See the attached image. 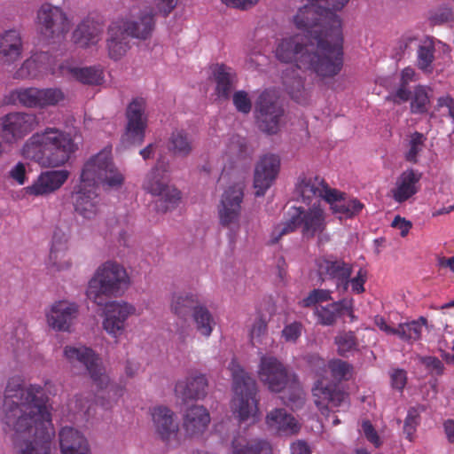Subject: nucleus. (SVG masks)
I'll return each instance as SVG.
<instances>
[{
	"mask_svg": "<svg viewBox=\"0 0 454 454\" xmlns=\"http://www.w3.org/2000/svg\"><path fill=\"white\" fill-rule=\"evenodd\" d=\"M314 14L317 10L313 6L299 9L294 23L306 34L283 38L276 47L275 56L283 63H294L299 69L310 71L322 79L333 78L343 67L341 22L328 14L332 21L328 27L309 16Z\"/></svg>",
	"mask_w": 454,
	"mask_h": 454,
	"instance_id": "nucleus-1",
	"label": "nucleus"
},
{
	"mask_svg": "<svg viewBox=\"0 0 454 454\" xmlns=\"http://www.w3.org/2000/svg\"><path fill=\"white\" fill-rule=\"evenodd\" d=\"M49 396L39 385L23 387L20 376L9 379L2 422L16 454H50L54 428Z\"/></svg>",
	"mask_w": 454,
	"mask_h": 454,
	"instance_id": "nucleus-2",
	"label": "nucleus"
},
{
	"mask_svg": "<svg viewBox=\"0 0 454 454\" xmlns=\"http://www.w3.org/2000/svg\"><path fill=\"white\" fill-rule=\"evenodd\" d=\"M124 180L123 174L113 162L111 148L103 149L90 158L82 168L80 184L73 194L74 210L83 218H95L99 212L97 185L119 189Z\"/></svg>",
	"mask_w": 454,
	"mask_h": 454,
	"instance_id": "nucleus-3",
	"label": "nucleus"
},
{
	"mask_svg": "<svg viewBox=\"0 0 454 454\" xmlns=\"http://www.w3.org/2000/svg\"><path fill=\"white\" fill-rule=\"evenodd\" d=\"M77 150L72 136L55 128H46L26 142L23 154L44 167H60L67 163Z\"/></svg>",
	"mask_w": 454,
	"mask_h": 454,
	"instance_id": "nucleus-4",
	"label": "nucleus"
},
{
	"mask_svg": "<svg viewBox=\"0 0 454 454\" xmlns=\"http://www.w3.org/2000/svg\"><path fill=\"white\" fill-rule=\"evenodd\" d=\"M327 224V214L319 204L314 203L309 207H291L286 221L274 227L271 243L276 244L283 236L299 231L303 239L317 238V243L323 245L330 240Z\"/></svg>",
	"mask_w": 454,
	"mask_h": 454,
	"instance_id": "nucleus-5",
	"label": "nucleus"
},
{
	"mask_svg": "<svg viewBox=\"0 0 454 454\" xmlns=\"http://www.w3.org/2000/svg\"><path fill=\"white\" fill-rule=\"evenodd\" d=\"M308 364L311 371L319 379L312 388L314 403L323 415L340 411V407H348V394L339 384L326 382L323 378L327 373L328 364L317 354L308 356Z\"/></svg>",
	"mask_w": 454,
	"mask_h": 454,
	"instance_id": "nucleus-6",
	"label": "nucleus"
},
{
	"mask_svg": "<svg viewBox=\"0 0 454 454\" xmlns=\"http://www.w3.org/2000/svg\"><path fill=\"white\" fill-rule=\"evenodd\" d=\"M229 370L233 381L234 396L231 400V410L234 416L241 422L248 419L255 422L259 418L255 380L235 359L230 363Z\"/></svg>",
	"mask_w": 454,
	"mask_h": 454,
	"instance_id": "nucleus-7",
	"label": "nucleus"
},
{
	"mask_svg": "<svg viewBox=\"0 0 454 454\" xmlns=\"http://www.w3.org/2000/svg\"><path fill=\"white\" fill-rule=\"evenodd\" d=\"M129 278L125 268L116 262L100 265L89 281L86 295L98 306L105 303L104 296H116L128 287Z\"/></svg>",
	"mask_w": 454,
	"mask_h": 454,
	"instance_id": "nucleus-8",
	"label": "nucleus"
},
{
	"mask_svg": "<svg viewBox=\"0 0 454 454\" xmlns=\"http://www.w3.org/2000/svg\"><path fill=\"white\" fill-rule=\"evenodd\" d=\"M259 380L267 387L276 393L290 388L292 393L286 404H300L303 402L302 391L294 374H291L286 366L276 356L263 355L258 368Z\"/></svg>",
	"mask_w": 454,
	"mask_h": 454,
	"instance_id": "nucleus-9",
	"label": "nucleus"
},
{
	"mask_svg": "<svg viewBox=\"0 0 454 454\" xmlns=\"http://www.w3.org/2000/svg\"><path fill=\"white\" fill-rule=\"evenodd\" d=\"M254 114L261 131L268 135L277 134L285 114L277 92L270 89L262 91L255 101Z\"/></svg>",
	"mask_w": 454,
	"mask_h": 454,
	"instance_id": "nucleus-10",
	"label": "nucleus"
},
{
	"mask_svg": "<svg viewBox=\"0 0 454 454\" xmlns=\"http://www.w3.org/2000/svg\"><path fill=\"white\" fill-rule=\"evenodd\" d=\"M160 169L166 172L167 167L158 160L156 166L147 174L143 187L149 193L159 196L155 202L156 209L158 212L166 213L178 205L181 193L176 188L167 184Z\"/></svg>",
	"mask_w": 454,
	"mask_h": 454,
	"instance_id": "nucleus-11",
	"label": "nucleus"
},
{
	"mask_svg": "<svg viewBox=\"0 0 454 454\" xmlns=\"http://www.w3.org/2000/svg\"><path fill=\"white\" fill-rule=\"evenodd\" d=\"M64 356L73 366L84 367L100 390L108 387L109 377L106 373L100 357L92 348L86 346H66Z\"/></svg>",
	"mask_w": 454,
	"mask_h": 454,
	"instance_id": "nucleus-12",
	"label": "nucleus"
},
{
	"mask_svg": "<svg viewBox=\"0 0 454 454\" xmlns=\"http://www.w3.org/2000/svg\"><path fill=\"white\" fill-rule=\"evenodd\" d=\"M36 25L40 34L48 39L64 37L71 29L72 22L67 12L51 4H43L37 11Z\"/></svg>",
	"mask_w": 454,
	"mask_h": 454,
	"instance_id": "nucleus-13",
	"label": "nucleus"
},
{
	"mask_svg": "<svg viewBox=\"0 0 454 454\" xmlns=\"http://www.w3.org/2000/svg\"><path fill=\"white\" fill-rule=\"evenodd\" d=\"M146 101L143 98H135L126 109L127 123L123 135V141L129 145H140L143 144L147 128V116L145 114Z\"/></svg>",
	"mask_w": 454,
	"mask_h": 454,
	"instance_id": "nucleus-14",
	"label": "nucleus"
},
{
	"mask_svg": "<svg viewBox=\"0 0 454 454\" xmlns=\"http://www.w3.org/2000/svg\"><path fill=\"white\" fill-rule=\"evenodd\" d=\"M38 125L34 114L13 112L0 119V136L6 144H12L22 139Z\"/></svg>",
	"mask_w": 454,
	"mask_h": 454,
	"instance_id": "nucleus-15",
	"label": "nucleus"
},
{
	"mask_svg": "<svg viewBox=\"0 0 454 454\" xmlns=\"http://www.w3.org/2000/svg\"><path fill=\"white\" fill-rule=\"evenodd\" d=\"M150 413L156 435L168 446H178L179 423L175 412L167 406L159 405L152 408Z\"/></svg>",
	"mask_w": 454,
	"mask_h": 454,
	"instance_id": "nucleus-16",
	"label": "nucleus"
},
{
	"mask_svg": "<svg viewBox=\"0 0 454 454\" xmlns=\"http://www.w3.org/2000/svg\"><path fill=\"white\" fill-rule=\"evenodd\" d=\"M243 199L244 185L242 184H234L224 190L217 208L222 226L230 227L231 224L239 223Z\"/></svg>",
	"mask_w": 454,
	"mask_h": 454,
	"instance_id": "nucleus-17",
	"label": "nucleus"
},
{
	"mask_svg": "<svg viewBox=\"0 0 454 454\" xmlns=\"http://www.w3.org/2000/svg\"><path fill=\"white\" fill-rule=\"evenodd\" d=\"M136 313V308L126 301H114L105 306L103 328L112 337L122 335L129 317Z\"/></svg>",
	"mask_w": 454,
	"mask_h": 454,
	"instance_id": "nucleus-18",
	"label": "nucleus"
},
{
	"mask_svg": "<svg viewBox=\"0 0 454 454\" xmlns=\"http://www.w3.org/2000/svg\"><path fill=\"white\" fill-rule=\"evenodd\" d=\"M318 275L325 281H334L337 290L345 293L349 286V278L353 272L352 264L341 259L322 258L318 261Z\"/></svg>",
	"mask_w": 454,
	"mask_h": 454,
	"instance_id": "nucleus-19",
	"label": "nucleus"
},
{
	"mask_svg": "<svg viewBox=\"0 0 454 454\" xmlns=\"http://www.w3.org/2000/svg\"><path fill=\"white\" fill-rule=\"evenodd\" d=\"M79 306L67 300L57 301L46 312L48 325L57 332H71L77 317Z\"/></svg>",
	"mask_w": 454,
	"mask_h": 454,
	"instance_id": "nucleus-20",
	"label": "nucleus"
},
{
	"mask_svg": "<svg viewBox=\"0 0 454 454\" xmlns=\"http://www.w3.org/2000/svg\"><path fill=\"white\" fill-rule=\"evenodd\" d=\"M280 168V159L278 155L265 154L257 162L254 175L255 196L261 197L273 184Z\"/></svg>",
	"mask_w": 454,
	"mask_h": 454,
	"instance_id": "nucleus-21",
	"label": "nucleus"
},
{
	"mask_svg": "<svg viewBox=\"0 0 454 454\" xmlns=\"http://www.w3.org/2000/svg\"><path fill=\"white\" fill-rule=\"evenodd\" d=\"M132 20L118 19L123 24V30L131 37L145 40L152 35L155 27L154 13L151 7H145L137 12L132 11Z\"/></svg>",
	"mask_w": 454,
	"mask_h": 454,
	"instance_id": "nucleus-22",
	"label": "nucleus"
},
{
	"mask_svg": "<svg viewBox=\"0 0 454 454\" xmlns=\"http://www.w3.org/2000/svg\"><path fill=\"white\" fill-rule=\"evenodd\" d=\"M66 169L42 172L32 184L24 188L25 194L34 197L47 196L59 190L68 179Z\"/></svg>",
	"mask_w": 454,
	"mask_h": 454,
	"instance_id": "nucleus-23",
	"label": "nucleus"
},
{
	"mask_svg": "<svg viewBox=\"0 0 454 454\" xmlns=\"http://www.w3.org/2000/svg\"><path fill=\"white\" fill-rule=\"evenodd\" d=\"M66 169L42 172L32 184L24 188L25 194L34 197L47 196L59 190L68 179Z\"/></svg>",
	"mask_w": 454,
	"mask_h": 454,
	"instance_id": "nucleus-24",
	"label": "nucleus"
},
{
	"mask_svg": "<svg viewBox=\"0 0 454 454\" xmlns=\"http://www.w3.org/2000/svg\"><path fill=\"white\" fill-rule=\"evenodd\" d=\"M45 73L56 74L55 60L48 52H38L26 59L14 73V79H35Z\"/></svg>",
	"mask_w": 454,
	"mask_h": 454,
	"instance_id": "nucleus-25",
	"label": "nucleus"
},
{
	"mask_svg": "<svg viewBox=\"0 0 454 454\" xmlns=\"http://www.w3.org/2000/svg\"><path fill=\"white\" fill-rule=\"evenodd\" d=\"M325 201L330 205L333 214L338 215L339 218L350 219L358 215L364 207L356 198L347 197L344 192L333 189L325 195Z\"/></svg>",
	"mask_w": 454,
	"mask_h": 454,
	"instance_id": "nucleus-26",
	"label": "nucleus"
},
{
	"mask_svg": "<svg viewBox=\"0 0 454 454\" xmlns=\"http://www.w3.org/2000/svg\"><path fill=\"white\" fill-rule=\"evenodd\" d=\"M422 174L413 168L404 170L396 179L395 186L391 189V196L393 200L402 204L414 195L420 190V179Z\"/></svg>",
	"mask_w": 454,
	"mask_h": 454,
	"instance_id": "nucleus-27",
	"label": "nucleus"
},
{
	"mask_svg": "<svg viewBox=\"0 0 454 454\" xmlns=\"http://www.w3.org/2000/svg\"><path fill=\"white\" fill-rule=\"evenodd\" d=\"M210 421V413L207 408L203 405H192L184 413L183 428L186 436L200 437L207 431Z\"/></svg>",
	"mask_w": 454,
	"mask_h": 454,
	"instance_id": "nucleus-28",
	"label": "nucleus"
},
{
	"mask_svg": "<svg viewBox=\"0 0 454 454\" xmlns=\"http://www.w3.org/2000/svg\"><path fill=\"white\" fill-rule=\"evenodd\" d=\"M332 190L325 179L319 176L301 175L295 184V194L305 204H310L316 198L325 200V195Z\"/></svg>",
	"mask_w": 454,
	"mask_h": 454,
	"instance_id": "nucleus-29",
	"label": "nucleus"
},
{
	"mask_svg": "<svg viewBox=\"0 0 454 454\" xmlns=\"http://www.w3.org/2000/svg\"><path fill=\"white\" fill-rule=\"evenodd\" d=\"M23 41L20 31L9 29L0 35V62L12 65L22 56Z\"/></svg>",
	"mask_w": 454,
	"mask_h": 454,
	"instance_id": "nucleus-30",
	"label": "nucleus"
},
{
	"mask_svg": "<svg viewBox=\"0 0 454 454\" xmlns=\"http://www.w3.org/2000/svg\"><path fill=\"white\" fill-rule=\"evenodd\" d=\"M207 380L203 374H192L184 380H178L175 386L176 395L183 401L201 400L207 394Z\"/></svg>",
	"mask_w": 454,
	"mask_h": 454,
	"instance_id": "nucleus-31",
	"label": "nucleus"
},
{
	"mask_svg": "<svg viewBox=\"0 0 454 454\" xmlns=\"http://www.w3.org/2000/svg\"><path fill=\"white\" fill-rule=\"evenodd\" d=\"M268 427L279 435L289 436L297 434L301 425L296 419L283 408H277L266 416Z\"/></svg>",
	"mask_w": 454,
	"mask_h": 454,
	"instance_id": "nucleus-32",
	"label": "nucleus"
},
{
	"mask_svg": "<svg viewBox=\"0 0 454 454\" xmlns=\"http://www.w3.org/2000/svg\"><path fill=\"white\" fill-rule=\"evenodd\" d=\"M211 70L215 83V93L217 98L228 100L231 98L237 78L235 71L223 63L212 65Z\"/></svg>",
	"mask_w": 454,
	"mask_h": 454,
	"instance_id": "nucleus-33",
	"label": "nucleus"
},
{
	"mask_svg": "<svg viewBox=\"0 0 454 454\" xmlns=\"http://www.w3.org/2000/svg\"><path fill=\"white\" fill-rule=\"evenodd\" d=\"M122 28V22L115 20H114L108 27L106 45L108 49V55L114 60L120 59L125 55L129 48L128 39L129 35Z\"/></svg>",
	"mask_w": 454,
	"mask_h": 454,
	"instance_id": "nucleus-34",
	"label": "nucleus"
},
{
	"mask_svg": "<svg viewBox=\"0 0 454 454\" xmlns=\"http://www.w3.org/2000/svg\"><path fill=\"white\" fill-rule=\"evenodd\" d=\"M60 75H71L77 82L86 85H99L104 81L103 69L96 67H75L62 63L59 67Z\"/></svg>",
	"mask_w": 454,
	"mask_h": 454,
	"instance_id": "nucleus-35",
	"label": "nucleus"
},
{
	"mask_svg": "<svg viewBox=\"0 0 454 454\" xmlns=\"http://www.w3.org/2000/svg\"><path fill=\"white\" fill-rule=\"evenodd\" d=\"M103 33V25L91 19H84L75 28L73 34L75 43L82 47L96 44Z\"/></svg>",
	"mask_w": 454,
	"mask_h": 454,
	"instance_id": "nucleus-36",
	"label": "nucleus"
},
{
	"mask_svg": "<svg viewBox=\"0 0 454 454\" xmlns=\"http://www.w3.org/2000/svg\"><path fill=\"white\" fill-rule=\"evenodd\" d=\"M46 264L51 271H60L71 267V260L67 254L66 239L54 235Z\"/></svg>",
	"mask_w": 454,
	"mask_h": 454,
	"instance_id": "nucleus-37",
	"label": "nucleus"
},
{
	"mask_svg": "<svg viewBox=\"0 0 454 454\" xmlns=\"http://www.w3.org/2000/svg\"><path fill=\"white\" fill-rule=\"evenodd\" d=\"M349 0H308L305 6H313L317 10V14L309 15L315 20H317L325 26L331 27L332 21L329 15H333L336 19L340 17L336 14L337 11H340Z\"/></svg>",
	"mask_w": 454,
	"mask_h": 454,
	"instance_id": "nucleus-38",
	"label": "nucleus"
},
{
	"mask_svg": "<svg viewBox=\"0 0 454 454\" xmlns=\"http://www.w3.org/2000/svg\"><path fill=\"white\" fill-rule=\"evenodd\" d=\"M345 312L352 314V300L342 299L325 306H317L315 314L321 325H333Z\"/></svg>",
	"mask_w": 454,
	"mask_h": 454,
	"instance_id": "nucleus-39",
	"label": "nucleus"
},
{
	"mask_svg": "<svg viewBox=\"0 0 454 454\" xmlns=\"http://www.w3.org/2000/svg\"><path fill=\"white\" fill-rule=\"evenodd\" d=\"M167 148L175 157H188L194 148L193 137L186 130L176 129L168 139Z\"/></svg>",
	"mask_w": 454,
	"mask_h": 454,
	"instance_id": "nucleus-40",
	"label": "nucleus"
},
{
	"mask_svg": "<svg viewBox=\"0 0 454 454\" xmlns=\"http://www.w3.org/2000/svg\"><path fill=\"white\" fill-rule=\"evenodd\" d=\"M200 304L199 295L192 292L174 293L170 301L171 312L180 319L192 315L195 306Z\"/></svg>",
	"mask_w": 454,
	"mask_h": 454,
	"instance_id": "nucleus-41",
	"label": "nucleus"
},
{
	"mask_svg": "<svg viewBox=\"0 0 454 454\" xmlns=\"http://www.w3.org/2000/svg\"><path fill=\"white\" fill-rule=\"evenodd\" d=\"M61 454L72 453L81 448L90 447L87 438L72 427H64L59 432Z\"/></svg>",
	"mask_w": 454,
	"mask_h": 454,
	"instance_id": "nucleus-42",
	"label": "nucleus"
},
{
	"mask_svg": "<svg viewBox=\"0 0 454 454\" xmlns=\"http://www.w3.org/2000/svg\"><path fill=\"white\" fill-rule=\"evenodd\" d=\"M231 454H272L270 443L262 439L247 441L243 436L235 437L231 443Z\"/></svg>",
	"mask_w": 454,
	"mask_h": 454,
	"instance_id": "nucleus-43",
	"label": "nucleus"
},
{
	"mask_svg": "<svg viewBox=\"0 0 454 454\" xmlns=\"http://www.w3.org/2000/svg\"><path fill=\"white\" fill-rule=\"evenodd\" d=\"M192 318L196 330L204 337H209L215 326L213 314L206 305L199 304L194 307Z\"/></svg>",
	"mask_w": 454,
	"mask_h": 454,
	"instance_id": "nucleus-44",
	"label": "nucleus"
},
{
	"mask_svg": "<svg viewBox=\"0 0 454 454\" xmlns=\"http://www.w3.org/2000/svg\"><path fill=\"white\" fill-rule=\"evenodd\" d=\"M427 324V320L424 317H420L417 320L399 324L395 335L407 342L419 340L422 334V329Z\"/></svg>",
	"mask_w": 454,
	"mask_h": 454,
	"instance_id": "nucleus-45",
	"label": "nucleus"
},
{
	"mask_svg": "<svg viewBox=\"0 0 454 454\" xmlns=\"http://www.w3.org/2000/svg\"><path fill=\"white\" fill-rule=\"evenodd\" d=\"M434 52V42L432 37H426L420 41L417 51V66L420 70L427 73L432 72Z\"/></svg>",
	"mask_w": 454,
	"mask_h": 454,
	"instance_id": "nucleus-46",
	"label": "nucleus"
},
{
	"mask_svg": "<svg viewBox=\"0 0 454 454\" xmlns=\"http://www.w3.org/2000/svg\"><path fill=\"white\" fill-rule=\"evenodd\" d=\"M12 96H15L18 102L24 107L41 109L40 88H20L12 92Z\"/></svg>",
	"mask_w": 454,
	"mask_h": 454,
	"instance_id": "nucleus-47",
	"label": "nucleus"
},
{
	"mask_svg": "<svg viewBox=\"0 0 454 454\" xmlns=\"http://www.w3.org/2000/svg\"><path fill=\"white\" fill-rule=\"evenodd\" d=\"M333 379L338 382L347 381L352 378L353 365L341 359H333L328 362V369Z\"/></svg>",
	"mask_w": 454,
	"mask_h": 454,
	"instance_id": "nucleus-48",
	"label": "nucleus"
},
{
	"mask_svg": "<svg viewBox=\"0 0 454 454\" xmlns=\"http://www.w3.org/2000/svg\"><path fill=\"white\" fill-rule=\"evenodd\" d=\"M338 354L346 356L348 353L355 351L358 348V340L354 332H341L334 339Z\"/></svg>",
	"mask_w": 454,
	"mask_h": 454,
	"instance_id": "nucleus-49",
	"label": "nucleus"
},
{
	"mask_svg": "<svg viewBox=\"0 0 454 454\" xmlns=\"http://www.w3.org/2000/svg\"><path fill=\"white\" fill-rule=\"evenodd\" d=\"M65 99L66 94L60 88H40L41 109L56 106Z\"/></svg>",
	"mask_w": 454,
	"mask_h": 454,
	"instance_id": "nucleus-50",
	"label": "nucleus"
},
{
	"mask_svg": "<svg viewBox=\"0 0 454 454\" xmlns=\"http://www.w3.org/2000/svg\"><path fill=\"white\" fill-rule=\"evenodd\" d=\"M423 410L422 406L411 407L408 410L404 419L403 434L410 442L413 441L417 427L420 424V413Z\"/></svg>",
	"mask_w": 454,
	"mask_h": 454,
	"instance_id": "nucleus-51",
	"label": "nucleus"
},
{
	"mask_svg": "<svg viewBox=\"0 0 454 454\" xmlns=\"http://www.w3.org/2000/svg\"><path fill=\"white\" fill-rule=\"evenodd\" d=\"M429 97L423 86L415 88L413 98L411 102V111L412 114H425L427 112Z\"/></svg>",
	"mask_w": 454,
	"mask_h": 454,
	"instance_id": "nucleus-52",
	"label": "nucleus"
},
{
	"mask_svg": "<svg viewBox=\"0 0 454 454\" xmlns=\"http://www.w3.org/2000/svg\"><path fill=\"white\" fill-rule=\"evenodd\" d=\"M425 141V136L418 131L414 132L411 136V139L409 141V150L405 153V160L407 161L417 163L418 156L423 150Z\"/></svg>",
	"mask_w": 454,
	"mask_h": 454,
	"instance_id": "nucleus-53",
	"label": "nucleus"
},
{
	"mask_svg": "<svg viewBox=\"0 0 454 454\" xmlns=\"http://www.w3.org/2000/svg\"><path fill=\"white\" fill-rule=\"evenodd\" d=\"M331 291L326 289H313L309 294L300 301L299 304L303 308H309L317 303L332 300Z\"/></svg>",
	"mask_w": 454,
	"mask_h": 454,
	"instance_id": "nucleus-54",
	"label": "nucleus"
},
{
	"mask_svg": "<svg viewBox=\"0 0 454 454\" xmlns=\"http://www.w3.org/2000/svg\"><path fill=\"white\" fill-rule=\"evenodd\" d=\"M286 90L298 104L304 105L308 102V93L301 78H295L293 84H286Z\"/></svg>",
	"mask_w": 454,
	"mask_h": 454,
	"instance_id": "nucleus-55",
	"label": "nucleus"
},
{
	"mask_svg": "<svg viewBox=\"0 0 454 454\" xmlns=\"http://www.w3.org/2000/svg\"><path fill=\"white\" fill-rule=\"evenodd\" d=\"M232 102L238 112L247 114L252 109V102L248 93L245 90H238L232 96Z\"/></svg>",
	"mask_w": 454,
	"mask_h": 454,
	"instance_id": "nucleus-56",
	"label": "nucleus"
},
{
	"mask_svg": "<svg viewBox=\"0 0 454 454\" xmlns=\"http://www.w3.org/2000/svg\"><path fill=\"white\" fill-rule=\"evenodd\" d=\"M302 328L303 326L300 322L295 321L288 324L282 330V337L286 341L295 342L301 335Z\"/></svg>",
	"mask_w": 454,
	"mask_h": 454,
	"instance_id": "nucleus-57",
	"label": "nucleus"
},
{
	"mask_svg": "<svg viewBox=\"0 0 454 454\" xmlns=\"http://www.w3.org/2000/svg\"><path fill=\"white\" fill-rule=\"evenodd\" d=\"M417 41V37L411 35H403L397 42L395 46V57L401 59L403 55L411 50V44Z\"/></svg>",
	"mask_w": 454,
	"mask_h": 454,
	"instance_id": "nucleus-58",
	"label": "nucleus"
},
{
	"mask_svg": "<svg viewBox=\"0 0 454 454\" xmlns=\"http://www.w3.org/2000/svg\"><path fill=\"white\" fill-rule=\"evenodd\" d=\"M367 279V273L363 269H360L356 275L351 278H349V286H351V290L355 294H362L364 292V284Z\"/></svg>",
	"mask_w": 454,
	"mask_h": 454,
	"instance_id": "nucleus-59",
	"label": "nucleus"
},
{
	"mask_svg": "<svg viewBox=\"0 0 454 454\" xmlns=\"http://www.w3.org/2000/svg\"><path fill=\"white\" fill-rule=\"evenodd\" d=\"M362 430L365 438L376 448H379L381 445V440L372 424L369 420L363 421Z\"/></svg>",
	"mask_w": 454,
	"mask_h": 454,
	"instance_id": "nucleus-60",
	"label": "nucleus"
},
{
	"mask_svg": "<svg viewBox=\"0 0 454 454\" xmlns=\"http://www.w3.org/2000/svg\"><path fill=\"white\" fill-rule=\"evenodd\" d=\"M424 365L436 375H442L444 371L442 362L435 356H426L422 359Z\"/></svg>",
	"mask_w": 454,
	"mask_h": 454,
	"instance_id": "nucleus-61",
	"label": "nucleus"
},
{
	"mask_svg": "<svg viewBox=\"0 0 454 454\" xmlns=\"http://www.w3.org/2000/svg\"><path fill=\"white\" fill-rule=\"evenodd\" d=\"M407 382V376L404 370L396 369L391 373L392 387L399 391H402Z\"/></svg>",
	"mask_w": 454,
	"mask_h": 454,
	"instance_id": "nucleus-62",
	"label": "nucleus"
},
{
	"mask_svg": "<svg viewBox=\"0 0 454 454\" xmlns=\"http://www.w3.org/2000/svg\"><path fill=\"white\" fill-rule=\"evenodd\" d=\"M434 20L443 23L454 20V6L441 7L434 15Z\"/></svg>",
	"mask_w": 454,
	"mask_h": 454,
	"instance_id": "nucleus-63",
	"label": "nucleus"
},
{
	"mask_svg": "<svg viewBox=\"0 0 454 454\" xmlns=\"http://www.w3.org/2000/svg\"><path fill=\"white\" fill-rule=\"evenodd\" d=\"M10 177L15 180L20 185L25 184L27 180L26 167L22 162H18L9 172Z\"/></svg>",
	"mask_w": 454,
	"mask_h": 454,
	"instance_id": "nucleus-64",
	"label": "nucleus"
}]
</instances>
